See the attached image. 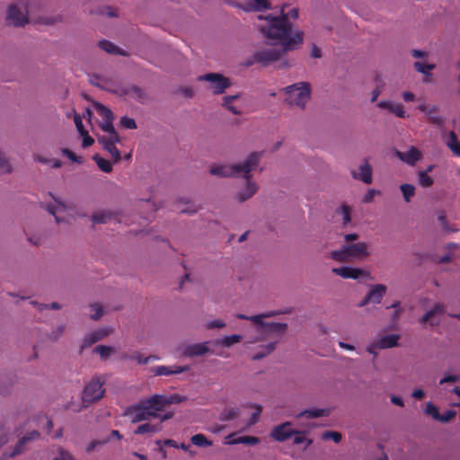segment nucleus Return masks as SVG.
<instances>
[{"mask_svg":"<svg viewBox=\"0 0 460 460\" xmlns=\"http://www.w3.org/2000/svg\"><path fill=\"white\" fill-rule=\"evenodd\" d=\"M288 4L281 5L279 15H259L257 29L269 40H276L284 46V50H293L303 42L304 32L293 31L292 24L287 20L285 9Z\"/></svg>","mask_w":460,"mask_h":460,"instance_id":"obj_1","label":"nucleus"},{"mask_svg":"<svg viewBox=\"0 0 460 460\" xmlns=\"http://www.w3.org/2000/svg\"><path fill=\"white\" fill-rule=\"evenodd\" d=\"M181 402L179 395L165 396L154 394L149 398L141 400L138 403L128 408L127 414L133 423L147 420L151 418H160L159 412L163 411L166 405Z\"/></svg>","mask_w":460,"mask_h":460,"instance_id":"obj_2","label":"nucleus"},{"mask_svg":"<svg viewBox=\"0 0 460 460\" xmlns=\"http://www.w3.org/2000/svg\"><path fill=\"white\" fill-rule=\"evenodd\" d=\"M262 156L261 152H253L249 155L243 164H221L210 168V173L220 177L238 176L243 174L244 179L250 178V172L254 170Z\"/></svg>","mask_w":460,"mask_h":460,"instance_id":"obj_3","label":"nucleus"},{"mask_svg":"<svg viewBox=\"0 0 460 460\" xmlns=\"http://www.w3.org/2000/svg\"><path fill=\"white\" fill-rule=\"evenodd\" d=\"M368 255V244L364 242L345 244L340 250L332 251L330 252V258L338 262H349L354 260H363Z\"/></svg>","mask_w":460,"mask_h":460,"instance_id":"obj_4","label":"nucleus"},{"mask_svg":"<svg viewBox=\"0 0 460 460\" xmlns=\"http://www.w3.org/2000/svg\"><path fill=\"white\" fill-rule=\"evenodd\" d=\"M285 92V102L290 106H298L301 109H305L311 94L309 84L304 82L286 87Z\"/></svg>","mask_w":460,"mask_h":460,"instance_id":"obj_5","label":"nucleus"},{"mask_svg":"<svg viewBox=\"0 0 460 460\" xmlns=\"http://www.w3.org/2000/svg\"><path fill=\"white\" fill-rule=\"evenodd\" d=\"M288 50H284V46L273 47L264 46L254 50L252 54V61H249L247 65H252L253 63L261 64L263 66H267L271 63L280 59L282 55Z\"/></svg>","mask_w":460,"mask_h":460,"instance_id":"obj_6","label":"nucleus"},{"mask_svg":"<svg viewBox=\"0 0 460 460\" xmlns=\"http://www.w3.org/2000/svg\"><path fill=\"white\" fill-rule=\"evenodd\" d=\"M199 81H206L209 83L208 89L214 94H221L231 86L229 78L218 73H208L199 76Z\"/></svg>","mask_w":460,"mask_h":460,"instance_id":"obj_7","label":"nucleus"},{"mask_svg":"<svg viewBox=\"0 0 460 460\" xmlns=\"http://www.w3.org/2000/svg\"><path fill=\"white\" fill-rule=\"evenodd\" d=\"M6 22L14 27L28 23V11L22 3L10 4L7 9Z\"/></svg>","mask_w":460,"mask_h":460,"instance_id":"obj_8","label":"nucleus"},{"mask_svg":"<svg viewBox=\"0 0 460 460\" xmlns=\"http://www.w3.org/2000/svg\"><path fill=\"white\" fill-rule=\"evenodd\" d=\"M103 383L99 378H93L84 389L82 399L84 403L99 401L104 394Z\"/></svg>","mask_w":460,"mask_h":460,"instance_id":"obj_9","label":"nucleus"},{"mask_svg":"<svg viewBox=\"0 0 460 460\" xmlns=\"http://www.w3.org/2000/svg\"><path fill=\"white\" fill-rule=\"evenodd\" d=\"M445 313V306L442 304H435L434 306L420 319V323L423 325L437 326L440 323Z\"/></svg>","mask_w":460,"mask_h":460,"instance_id":"obj_10","label":"nucleus"},{"mask_svg":"<svg viewBox=\"0 0 460 460\" xmlns=\"http://www.w3.org/2000/svg\"><path fill=\"white\" fill-rule=\"evenodd\" d=\"M93 107L103 119L100 123L101 128L108 134L117 133L112 124L114 119L112 111L100 102H93Z\"/></svg>","mask_w":460,"mask_h":460,"instance_id":"obj_11","label":"nucleus"},{"mask_svg":"<svg viewBox=\"0 0 460 460\" xmlns=\"http://www.w3.org/2000/svg\"><path fill=\"white\" fill-rule=\"evenodd\" d=\"M386 286L383 284H376L370 287L362 301L358 304L359 307H363L367 304H379L386 293Z\"/></svg>","mask_w":460,"mask_h":460,"instance_id":"obj_12","label":"nucleus"},{"mask_svg":"<svg viewBox=\"0 0 460 460\" xmlns=\"http://www.w3.org/2000/svg\"><path fill=\"white\" fill-rule=\"evenodd\" d=\"M262 332L275 337H282L287 333L288 323L269 322L257 326Z\"/></svg>","mask_w":460,"mask_h":460,"instance_id":"obj_13","label":"nucleus"},{"mask_svg":"<svg viewBox=\"0 0 460 460\" xmlns=\"http://www.w3.org/2000/svg\"><path fill=\"white\" fill-rule=\"evenodd\" d=\"M173 416V413L172 411L166 412L162 417H160V421L156 424H151V423H144L139 425L136 430L134 431L137 435H144L147 433H157L162 430V423L164 420H167L171 419Z\"/></svg>","mask_w":460,"mask_h":460,"instance_id":"obj_14","label":"nucleus"},{"mask_svg":"<svg viewBox=\"0 0 460 460\" xmlns=\"http://www.w3.org/2000/svg\"><path fill=\"white\" fill-rule=\"evenodd\" d=\"M295 433H297V430H295L291 428V423L285 422L276 426L272 429L271 437L277 441L283 442L292 437Z\"/></svg>","mask_w":460,"mask_h":460,"instance_id":"obj_15","label":"nucleus"},{"mask_svg":"<svg viewBox=\"0 0 460 460\" xmlns=\"http://www.w3.org/2000/svg\"><path fill=\"white\" fill-rule=\"evenodd\" d=\"M332 271L340 276L342 279H358L363 275H365V271L358 268H353L349 266H343L340 268H333Z\"/></svg>","mask_w":460,"mask_h":460,"instance_id":"obj_16","label":"nucleus"},{"mask_svg":"<svg viewBox=\"0 0 460 460\" xmlns=\"http://www.w3.org/2000/svg\"><path fill=\"white\" fill-rule=\"evenodd\" d=\"M395 155L401 161L409 165H414L422 156L420 151L414 146H411L406 152L397 150Z\"/></svg>","mask_w":460,"mask_h":460,"instance_id":"obj_17","label":"nucleus"},{"mask_svg":"<svg viewBox=\"0 0 460 460\" xmlns=\"http://www.w3.org/2000/svg\"><path fill=\"white\" fill-rule=\"evenodd\" d=\"M40 438V433L37 430H32L29 432L27 435L23 436L19 439L17 444L15 445L13 450L11 452L9 456L13 457L17 455L22 454L25 449V445L30 442L36 440Z\"/></svg>","mask_w":460,"mask_h":460,"instance_id":"obj_18","label":"nucleus"},{"mask_svg":"<svg viewBox=\"0 0 460 460\" xmlns=\"http://www.w3.org/2000/svg\"><path fill=\"white\" fill-rule=\"evenodd\" d=\"M292 312V308H285L280 310H270L267 311L265 313L252 315V323H254L256 326L267 323L268 322H264L265 318H270L280 314H288Z\"/></svg>","mask_w":460,"mask_h":460,"instance_id":"obj_19","label":"nucleus"},{"mask_svg":"<svg viewBox=\"0 0 460 460\" xmlns=\"http://www.w3.org/2000/svg\"><path fill=\"white\" fill-rule=\"evenodd\" d=\"M122 93L135 101L145 103L147 101L146 93L137 85H131L122 90Z\"/></svg>","mask_w":460,"mask_h":460,"instance_id":"obj_20","label":"nucleus"},{"mask_svg":"<svg viewBox=\"0 0 460 460\" xmlns=\"http://www.w3.org/2000/svg\"><path fill=\"white\" fill-rule=\"evenodd\" d=\"M359 172H352V177L357 180H360L366 184H370L372 182V167L368 164L367 161H365L360 166H359Z\"/></svg>","mask_w":460,"mask_h":460,"instance_id":"obj_21","label":"nucleus"},{"mask_svg":"<svg viewBox=\"0 0 460 460\" xmlns=\"http://www.w3.org/2000/svg\"><path fill=\"white\" fill-rule=\"evenodd\" d=\"M189 369L188 366H158L154 368L155 376H169L180 374Z\"/></svg>","mask_w":460,"mask_h":460,"instance_id":"obj_22","label":"nucleus"},{"mask_svg":"<svg viewBox=\"0 0 460 460\" xmlns=\"http://www.w3.org/2000/svg\"><path fill=\"white\" fill-rule=\"evenodd\" d=\"M377 106L380 109L387 110L390 112L395 114L399 118L405 117V111L402 104L401 103H394L390 101H381L377 103Z\"/></svg>","mask_w":460,"mask_h":460,"instance_id":"obj_23","label":"nucleus"},{"mask_svg":"<svg viewBox=\"0 0 460 460\" xmlns=\"http://www.w3.org/2000/svg\"><path fill=\"white\" fill-rule=\"evenodd\" d=\"M111 333V330L108 328L98 329L90 332L84 340V345H93L105 337H107Z\"/></svg>","mask_w":460,"mask_h":460,"instance_id":"obj_24","label":"nucleus"},{"mask_svg":"<svg viewBox=\"0 0 460 460\" xmlns=\"http://www.w3.org/2000/svg\"><path fill=\"white\" fill-rule=\"evenodd\" d=\"M247 180H249V178ZM258 187L256 183L248 181L245 190L239 191L236 195V199H238V201L243 202L246 199H250L252 196H253L256 193Z\"/></svg>","mask_w":460,"mask_h":460,"instance_id":"obj_25","label":"nucleus"},{"mask_svg":"<svg viewBox=\"0 0 460 460\" xmlns=\"http://www.w3.org/2000/svg\"><path fill=\"white\" fill-rule=\"evenodd\" d=\"M98 142L102 145L105 150L109 151L116 143L119 142V137L118 133L101 136L98 137Z\"/></svg>","mask_w":460,"mask_h":460,"instance_id":"obj_26","label":"nucleus"},{"mask_svg":"<svg viewBox=\"0 0 460 460\" xmlns=\"http://www.w3.org/2000/svg\"><path fill=\"white\" fill-rule=\"evenodd\" d=\"M209 352V347H184L181 353L189 358L204 356Z\"/></svg>","mask_w":460,"mask_h":460,"instance_id":"obj_27","label":"nucleus"},{"mask_svg":"<svg viewBox=\"0 0 460 460\" xmlns=\"http://www.w3.org/2000/svg\"><path fill=\"white\" fill-rule=\"evenodd\" d=\"M239 98V94H234V95H226L223 98V107L227 109L229 111H231L233 114L240 115L242 111L234 106L233 102L237 100Z\"/></svg>","mask_w":460,"mask_h":460,"instance_id":"obj_28","label":"nucleus"},{"mask_svg":"<svg viewBox=\"0 0 460 460\" xmlns=\"http://www.w3.org/2000/svg\"><path fill=\"white\" fill-rule=\"evenodd\" d=\"M55 200L58 202V206H53V205H48L46 207V209L51 214L54 216L55 217V220L56 222L58 224V223H61L63 222L64 220L60 217V216L58 215L59 213L61 212H64L66 210V206L65 204H63L62 202L60 201H58L56 199Z\"/></svg>","mask_w":460,"mask_h":460,"instance_id":"obj_29","label":"nucleus"},{"mask_svg":"<svg viewBox=\"0 0 460 460\" xmlns=\"http://www.w3.org/2000/svg\"><path fill=\"white\" fill-rule=\"evenodd\" d=\"M438 107L432 106L428 111V120L433 125L442 127L444 125V119L438 115Z\"/></svg>","mask_w":460,"mask_h":460,"instance_id":"obj_30","label":"nucleus"},{"mask_svg":"<svg viewBox=\"0 0 460 460\" xmlns=\"http://www.w3.org/2000/svg\"><path fill=\"white\" fill-rule=\"evenodd\" d=\"M99 47L110 54H119L122 56L125 55V53L123 51H121L119 49V47H117L116 45H114L112 42H111L109 40H101L99 42Z\"/></svg>","mask_w":460,"mask_h":460,"instance_id":"obj_31","label":"nucleus"},{"mask_svg":"<svg viewBox=\"0 0 460 460\" xmlns=\"http://www.w3.org/2000/svg\"><path fill=\"white\" fill-rule=\"evenodd\" d=\"M447 146L456 155L460 157V142H458L457 137L453 131L449 133Z\"/></svg>","mask_w":460,"mask_h":460,"instance_id":"obj_32","label":"nucleus"},{"mask_svg":"<svg viewBox=\"0 0 460 460\" xmlns=\"http://www.w3.org/2000/svg\"><path fill=\"white\" fill-rule=\"evenodd\" d=\"M190 441L193 445L201 447H207L212 445V442L208 440L204 434L201 433L192 436Z\"/></svg>","mask_w":460,"mask_h":460,"instance_id":"obj_33","label":"nucleus"},{"mask_svg":"<svg viewBox=\"0 0 460 460\" xmlns=\"http://www.w3.org/2000/svg\"><path fill=\"white\" fill-rule=\"evenodd\" d=\"M400 190L406 202H410L411 199L415 195V187L412 184H402L400 186Z\"/></svg>","mask_w":460,"mask_h":460,"instance_id":"obj_34","label":"nucleus"},{"mask_svg":"<svg viewBox=\"0 0 460 460\" xmlns=\"http://www.w3.org/2000/svg\"><path fill=\"white\" fill-rule=\"evenodd\" d=\"M329 414V411L325 409H314V410H306L301 412L300 416H305L309 419L327 416Z\"/></svg>","mask_w":460,"mask_h":460,"instance_id":"obj_35","label":"nucleus"},{"mask_svg":"<svg viewBox=\"0 0 460 460\" xmlns=\"http://www.w3.org/2000/svg\"><path fill=\"white\" fill-rule=\"evenodd\" d=\"M259 438L257 437L252 436H243L239 437L232 441L229 442L231 445H236V444H246V445H256L259 443Z\"/></svg>","mask_w":460,"mask_h":460,"instance_id":"obj_36","label":"nucleus"},{"mask_svg":"<svg viewBox=\"0 0 460 460\" xmlns=\"http://www.w3.org/2000/svg\"><path fill=\"white\" fill-rule=\"evenodd\" d=\"M93 159L102 172H111L112 171V166L108 160L99 156L98 155H93Z\"/></svg>","mask_w":460,"mask_h":460,"instance_id":"obj_37","label":"nucleus"},{"mask_svg":"<svg viewBox=\"0 0 460 460\" xmlns=\"http://www.w3.org/2000/svg\"><path fill=\"white\" fill-rule=\"evenodd\" d=\"M13 381L4 376H0V394H8L13 387Z\"/></svg>","mask_w":460,"mask_h":460,"instance_id":"obj_38","label":"nucleus"},{"mask_svg":"<svg viewBox=\"0 0 460 460\" xmlns=\"http://www.w3.org/2000/svg\"><path fill=\"white\" fill-rule=\"evenodd\" d=\"M111 217V214L108 211H98L92 216V220L95 224L107 223Z\"/></svg>","mask_w":460,"mask_h":460,"instance_id":"obj_39","label":"nucleus"},{"mask_svg":"<svg viewBox=\"0 0 460 460\" xmlns=\"http://www.w3.org/2000/svg\"><path fill=\"white\" fill-rule=\"evenodd\" d=\"M413 66L416 71L425 75H430V71L435 68V65L433 64H425L420 61H416L413 64Z\"/></svg>","mask_w":460,"mask_h":460,"instance_id":"obj_40","label":"nucleus"},{"mask_svg":"<svg viewBox=\"0 0 460 460\" xmlns=\"http://www.w3.org/2000/svg\"><path fill=\"white\" fill-rule=\"evenodd\" d=\"M115 352V347H94L93 354H98L102 358L106 359Z\"/></svg>","mask_w":460,"mask_h":460,"instance_id":"obj_41","label":"nucleus"},{"mask_svg":"<svg viewBox=\"0 0 460 460\" xmlns=\"http://www.w3.org/2000/svg\"><path fill=\"white\" fill-rule=\"evenodd\" d=\"M336 212L341 215L343 226H347L348 224L350 223V208L348 205H342L340 208L337 209Z\"/></svg>","mask_w":460,"mask_h":460,"instance_id":"obj_42","label":"nucleus"},{"mask_svg":"<svg viewBox=\"0 0 460 460\" xmlns=\"http://www.w3.org/2000/svg\"><path fill=\"white\" fill-rule=\"evenodd\" d=\"M418 181L419 184L423 188H429L434 182L433 179L429 174H427V172H419Z\"/></svg>","mask_w":460,"mask_h":460,"instance_id":"obj_43","label":"nucleus"},{"mask_svg":"<svg viewBox=\"0 0 460 460\" xmlns=\"http://www.w3.org/2000/svg\"><path fill=\"white\" fill-rule=\"evenodd\" d=\"M12 171V165L10 164L5 155L0 151V172L9 173Z\"/></svg>","mask_w":460,"mask_h":460,"instance_id":"obj_44","label":"nucleus"},{"mask_svg":"<svg viewBox=\"0 0 460 460\" xmlns=\"http://www.w3.org/2000/svg\"><path fill=\"white\" fill-rule=\"evenodd\" d=\"M398 340H399V335H397V334L385 335L381 339L380 343L378 345H387V346L399 345Z\"/></svg>","mask_w":460,"mask_h":460,"instance_id":"obj_45","label":"nucleus"},{"mask_svg":"<svg viewBox=\"0 0 460 460\" xmlns=\"http://www.w3.org/2000/svg\"><path fill=\"white\" fill-rule=\"evenodd\" d=\"M322 438L323 440L332 439L335 443H339L341 441L342 436L338 431H325L322 434Z\"/></svg>","mask_w":460,"mask_h":460,"instance_id":"obj_46","label":"nucleus"},{"mask_svg":"<svg viewBox=\"0 0 460 460\" xmlns=\"http://www.w3.org/2000/svg\"><path fill=\"white\" fill-rule=\"evenodd\" d=\"M425 412L428 415H430L434 420H439V411L438 408L431 402H428L426 405Z\"/></svg>","mask_w":460,"mask_h":460,"instance_id":"obj_47","label":"nucleus"},{"mask_svg":"<svg viewBox=\"0 0 460 460\" xmlns=\"http://www.w3.org/2000/svg\"><path fill=\"white\" fill-rule=\"evenodd\" d=\"M91 317L93 320H98L103 314L102 307L99 304H92L90 305Z\"/></svg>","mask_w":460,"mask_h":460,"instance_id":"obj_48","label":"nucleus"},{"mask_svg":"<svg viewBox=\"0 0 460 460\" xmlns=\"http://www.w3.org/2000/svg\"><path fill=\"white\" fill-rule=\"evenodd\" d=\"M295 437H294V439H293V443L295 445H299V444H302V443H305V448H306L307 447H309L311 444H312V440L311 439H307L302 432L300 431H297V433H295L294 434Z\"/></svg>","mask_w":460,"mask_h":460,"instance_id":"obj_49","label":"nucleus"},{"mask_svg":"<svg viewBox=\"0 0 460 460\" xmlns=\"http://www.w3.org/2000/svg\"><path fill=\"white\" fill-rule=\"evenodd\" d=\"M239 415V410L237 408H231L227 411H225L222 413L221 420H231L238 417Z\"/></svg>","mask_w":460,"mask_h":460,"instance_id":"obj_50","label":"nucleus"},{"mask_svg":"<svg viewBox=\"0 0 460 460\" xmlns=\"http://www.w3.org/2000/svg\"><path fill=\"white\" fill-rule=\"evenodd\" d=\"M255 11H263L270 9V3L268 0H252Z\"/></svg>","mask_w":460,"mask_h":460,"instance_id":"obj_51","label":"nucleus"},{"mask_svg":"<svg viewBox=\"0 0 460 460\" xmlns=\"http://www.w3.org/2000/svg\"><path fill=\"white\" fill-rule=\"evenodd\" d=\"M205 326L208 330L222 329L226 326V323L223 320L216 319L207 322Z\"/></svg>","mask_w":460,"mask_h":460,"instance_id":"obj_52","label":"nucleus"},{"mask_svg":"<svg viewBox=\"0 0 460 460\" xmlns=\"http://www.w3.org/2000/svg\"><path fill=\"white\" fill-rule=\"evenodd\" d=\"M120 124L122 127H124L126 128H129V129L137 128L136 121L133 119L126 117V116H124L120 119Z\"/></svg>","mask_w":460,"mask_h":460,"instance_id":"obj_53","label":"nucleus"},{"mask_svg":"<svg viewBox=\"0 0 460 460\" xmlns=\"http://www.w3.org/2000/svg\"><path fill=\"white\" fill-rule=\"evenodd\" d=\"M456 412L453 410H447L443 414H440L438 421L443 423H447L453 420L456 416Z\"/></svg>","mask_w":460,"mask_h":460,"instance_id":"obj_54","label":"nucleus"},{"mask_svg":"<svg viewBox=\"0 0 460 460\" xmlns=\"http://www.w3.org/2000/svg\"><path fill=\"white\" fill-rule=\"evenodd\" d=\"M61 153L63 155H65L66 156H67L73 162H75V163H78V164H82L83 163V158L82 157L76 156L71 150H69L67 148L61 149Z\"/></svg>","mask_w":460,"mask_h":460,"instance_id":"obj_55","label":"nucleus"},{"mask_svg":"<svg viewBox=\"0 0 460 460\" xmlns=\"http://www.w3.org/2000/svg\"><path fill=\"white\" fill-rule=\"evenodd\" d=\"M254 408H255V411L252 414V416L250 417V420L248 421V425L249 426H252L253 424H255L257 421H258V419L261 413V411H262V407L261 405H254Z\"/></svg>","mask_w":460,"mask_h":460,"instance_id":"obj_56","label":"nucleus"},{"mask_svg":"<svg viewBox=\"0 0 460 460\" xmlns=\"http://www.w3.org/2000/svg\"><path fill=\"white\" fill-rule=\"evenodd\" d=\"M53 460H75V457L68 451L59 448L58 456L55 457Z\"/></svg>","mask_w":460,"mask_h":460,"instance_id":"obj_57","label":"nucleus"},{"mask_svg":"<svg viewBox=\"0 0 460 460\" xmlns=\"http://www.w3.org/2000/svg\"><path fill=\"white\" fill-rule=\"evenodd\" d=\"M186 208H180L181 213L193 214L199 210V208L190 201H185Z\"/></svg>","mask_w":460,"mask_h":460,"instance_id":"obj_58","label":"nucleus"},{"mask_svg":"<svg viewBox=\"0 0 460 460\" xmlns=\"http://www.w3.org/2000/svg\"><path fill=\"white\" fill-rule=\"evenodd\" d=\"M241 340H242L241 335L234 334V335L226 337L225 340L223 341L222 345H233L234 343L240 342Z\"/></svg>","mask_w":460,"mask_h":460,"instance_id":"obj_59","label":"nucleus"},{"mask_svg":"<svg viewBox=\"0 0 460 460\" xmlns=\"http://www.w3.org/2000/svg\"><path fill=\"white\" fill-rule=\"evenodd\" d=\"M133 359H136L138 364H147L150 361L155 360L156 357L154 356H148V357H143L141 354H137L132 357Z\"/></svg>","mask_w":460,"mask_h":460,"instance_id":"obj_60","label":"nucleus"},{"mask_svg":"<svg viewBox=\"0 0 460 460\" xmlns=\"http://www.w3.org/2000/svg\"><path fill=\"white\" fill-rule=\"evenodd\" d=\"M61 308V305L57 303V302H53L51 304H39L38 305V309L40 311H42L44 309H54V310H58Z\"/></svg>","mask_w":460,"mask_h":460,"instance_id":"obj_61","label":"nucleus"},{"mask_svg":"<svg viewBox=\"0 0 460 460\" xmlns=\"http://www.w3.org/2000/svg\"><path fill=\"white\" fill-rule=\"evenodd\" d=\"M379 193H380V191H377L376 190H373V189L368 190L363 198V202H365V203L372 202V200L374 199V197Z\"/></svg>","mask_w":460,"mask_h":460,"instance_id":"obj_62","label":"nucleus"},{"mask_svg":"<svg viewBox=\"0 0 460 460\" xmlns=\"http://www.w3.org/2000/svg\"><path fill=\"white\" fill-rule=\"evenodd\" d=\"M108 440H93L90 442L86 447V451L88 453L93 452L98 446L104 445Z\"/></svg>","mask_w":460,"mask_h":460,"instance_id":"obj_63","label":"nucleus"},{"mask_svg":"<svg viewBox=\"0 0 460 460\" xmlns=\"http://www.w3.org/2000/svg\"><path fill=\"white\" fill-rule=\"evenodd\" d=\"M459 380V376L456 375H447L445 376L440 381L439 384L443 385L445 383H455Z\"/></svg>","mask_w":460,"mask_h":460,"instance_id":"obj_64","label":"nucleus"}]
</instances>
